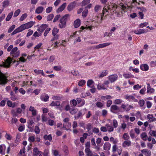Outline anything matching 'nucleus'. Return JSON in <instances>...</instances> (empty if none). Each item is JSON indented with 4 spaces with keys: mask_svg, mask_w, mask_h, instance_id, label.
Instances as JSON below:
<instances>
[{
    "mask_svg": "<svg viewBox=\"0 0 156 156\" xmlns=\"http://www.w3.org/2000/svg\"><path fill=\"white\" fill-rule=\"evenodd\" d=\"M69 16V14H66L62 17L60 20V23L58 26L59 27L61 28H65L66 26V22L68 17Z\"/></svg>",
    "mask_w": 156,
    "mask_h": 156,
    "instance_id": "nucleus-1",
    "label": "nucleus"
},
{
    "mask_svg": "<svg viewBox=\"0 0 156 156\" xmlns=\"http://www.w3.org/2000/svg\"><path fill=\"white\" fill-rule=\"evenodd\" d=\"M12 59L10 57H8L5 61L2 64L0 65L1 67L8 68L10 66V64L11 63ZM0 72L2 73L0 70Z\"/></svg>",
    "mask_w": 156,
    "mask_h": 156,
    "instance_id": "nucleus-2",
    "label": "nucleus"
},
{
    "mask_svg": "<svg viewBox=\"0 0 156 156\" xmlns=\"http://www.w3.org/2000/svg\"><path fill=\"white\" fill-rule=\"evenodd\" d=\"M8 82L7 77L2 73L0 72V85H3Z\"/></svg>",
    "mask_w": 156,
    "mask_h": 156,
    "instance_id": "nucleus-3",
    "label": "nucleus"
},
{
    "mask_svg": "<svg viewBox=\"0 0 156 156\" xmlns=\"http://www.w3.org/2000/svg\"><path fill=\"white\" fill-rule=\"evenodd\" d=\"M112 44L111 42L105 43L103 44H101L98 45L94 46L90 48V49L93 48V49H98L100 48L105 47L106 46Z\"/></svg>",
    "mask_w": 156,
    "mask_h": 156,
    "instance_id": "nucleus-4",
    "label": "nucleus"
},
{
    "mask_svg": "<svg viewBox=\"0 0 156 156\" xmlns=\"http://www.w3.org/2000/svg\"><path fill=\"white\" fill-rule=\"evenodd\" d=\"M17 47L13 48L10 52V54L13 58H17L19 56L20 53L19 51H18Z\"/></svg>",
    "mask_w": 156,
    "mask_h": 156,
    "instance_id": "nucleus-5",
    "label": "nucleus"
},
{
    "mask_svg": "<svg viewBox=\"0 0 156 156\" xmlns=\"http://www.w3.org/2000/svg\"><path fill=\"white\" fill-rule=\"evenodd\" d=\"M64 103V102H63L60 105L61 102L59 101H52L51 103L50 104V106L51 107L53 106H59L58 109L60 110H62L63 107V104Z\"/></svg>",
    "mask_w": 156,
    "mask_h": 156,
    "instance_id": "nucleus-6",
    "label": "nucleus"
},
{
    "mask_svg": "<svg viewBox=\"0 0 156 156\" xmlns=\"http://www.w3.org/2000/svg\"><path fill=\"white\" fill-rule=\"evenodd\" d=\"M108 0H100L101 3L105 5L102 10V14L101 15V20H103V18L104 14L106 12H107V9L106 7L107 5H106V4L108 1Z\"/></svg>",
    "mask_w": 156,
    "mask_h": 156,
    "instance_id": "nucleus-7",
    "label": "nucleus"
},
{
    "mask_svg": "<svg viewBox=\"0 0 156 156\" xmlns=\"http://www.w3.org/2000/svg\"><path fill=\"white\" fill-rule=\"evenodd\" d=\"M22 112V109L20 108H18L16 111L12 109L11 111V113L14 116L17 117H19L20 116L19 114L21 113Z\"/></svg>",
    "mask_w": 156,
    "mask_h": 156,
    "instance_id": "nucleus-8",
    "label": "nucleus"
},
{
    "mask_svg": "<svg viewBox=\"0 0 156 156\" xmlns=\"http://www.w3.org/2000/svg\"><path fill=\"white\" fill-rule=\"evenodd\" d=\"M59 30L57 28L54 27L52 30V34L53 35V38L51 40V41H53L55 40H57L58 39L59 35H57L58 33Z\"/></svg>",
    "mask_w": 156,
    "mask_h": 156,
    "instance_id": "nucleus-9",
    "label": "nucleus"
},
{
    "mask_svg": "<svg viewBox=\"0 0 156 156\" xmlns=\"http://www.w3.org/2000/svg\"><path fill=\"white\" fill-rule=\"evenodd\" d=\"M107 78L111 83H112L117 80L118 76L117 74H112L108 76Z\"/></svg>",
    "mask_w": 156,
    "mask_h": 156,
    "instance_id": "nucleus-10",
    "label": "nucleus"
},
{
    "mask_svg": "<svg viewBox=\"0 0 156 156\" xmlns=\"http://www.w3.org/2000/svg\"><path fill=\"white\" fill-rule=\"evenodd\" d=\"M125 99L129 101L137 102L138 100L135 98L132 95H126L125 96Z\"/></svg>",
    "mask_w": 156,
    "mask_h": 156,
    "instance_id": "nucleus-11",
    "label": "nucleus"
},
{
    "mask_svg": "<svg viewBox=\"0 0 156 156\" xmlns=\"http://www.w3.org/2000/svg\"><path fill=\"white\" fill-rule=\"evenodd\" d=\"M148 31L147 29L144 30L143 29H137L133 31L134 33L136 34H140L145 33Z\"/></svg>",
    "mask_w": 156,
    "mask_h": 156,
    "instance_id": "nucleus-12",
    "label": "nucleus"
},
{
    "mask_svg": "<svg viewBox=\"0 0 156 156\" xmlns=\"http://www.w3.org/2000/svg\"><path fill=\"white\" fill-rule=\"evenodd\" d=\"M92 6V4H90L88 5H87V6L85 7V9L84 11H83V12H82V16L84 18L87 16V14H88V10L87 9H90Z\"/></svg>",
    "mask_w": 156,
    "mask_h": 156,
    "instance_id": "nucleus-13",
    "label": "nucleus"
},
{
    "mask_svg": "<svg viewBox=\"0 0 156 156\" xmlns=\"http://www.w3.org/2000/svg\"><path fill=\"white\" fill-rule=\"evenodd\" d=\"M40 99L42 101L47 102L48 101L49 96L46 93H43L41 95Z\"/></svg>",
    "mask_w": 156,
    "mask_h": 156,
    "instance_id": "nucleus-14",
    "label": "nucleus"
},
{
    "mask_svg": "<svg viewBox=\"0 0 156 156\" xmlns=\"http://www.w3.org/2000/svg\"><path fill=\"white\" fill-rule=\"evenodd\" d=\"M33 155L34 156H42L43 153L39 151L37 147H35L33 149Z\"/></svg>",
    "mask_w": 156,
    "mask_h": 156,
    "instance_id": "nucleus-15",
    "label": "nucleus"
},
{
    "mask_svg": "<svg viewBox=\"0 0 156 156\" xmlns=\"http://www.w3.org/2000/svg\"><path fill=\"white\" fill-rule=\"evenodd\" d=\"M76 4V3L75 1L71 3L67 6V10L69 11L72 10L75 7Z\"/></svg>",
    "mask_w": 156,
    "mask_h": 156,
    "instance_id": "nucleus-16",
    "label": "nucleus"
},
{
    "mask_svg": "<svg viewBox=\"0 0 156 156\" xmlns=\"http://www.w3.org/2000/svg\"><path fill=\"white\" fill-rule=\"evenodd\" d=\"M48 25L47 24H42L38 28L37 30L39 32L42 33L48 27Z\"/></svg>",
    "mask_w": 156,
    "mask_h": 156,
    "instance_id": "nucleus-17",
    "label": "nucleus"
},
{
    "mask_svg": "<svg viewBox=\"0 0 156 156\" xmlns=\"http://www.w3.org/2000/svg\"><path fill=\"white\" fill-rule=\"evenodd\" d=\"M147 93L150 94H154L155 91V90L153 88L151 87L149 83H147Z\"/></svg>",
    "mask_w": 156,
    "mask_h": 156,
    "instance_id": "nucleus-18",
    "label": "nucleus"
},
{
    "mask_svg": "<svg viewBox=\"0 0 156 156\" xmlns=\"http://www.w3.org/2000/svg\"><path fill=\"white\" fill-rule=\"evenodd\" d=\"M140 69L143 71H147L149 69L148 66L146 64H142L140 66Z\"/></svg>",
    "mask_w": 156,
    "mask_h": 156,
    "instance_id": "nucleus-19",
    "label": "nucleus"
},
{
    "mask_svg": "<svg viewBox=\"0 0 156 156\" xmlns=\"http://www.w3.org/2000/svg\"><path fill=\"white\" fill-rule=\"evenodd\" d=\"M117 7V5H116L114 3H112L111 5H109L108 6H107V12H108V10H110L111 11L112 10L111 8H112V10H115L116 9Z\"/></svg>",
    "mask_w": 156,
    "mask_h": 156,
    "instance_id": "nucleus-20",
    "label": "nucleus"
},
{
    "mask_svg": "<svg viewBox=\"0 0 156 156\" xmlns=\"http://www.w3.org/2000/svg\"><path fill=\"white\" fill-rule=\"evenodd\" d=\"M141 152L145 156H150L151 155V151L147 149H144L141 151Z\"/></svg>",
    "mask_w": 156,
    "mask_h": 156,
    "instance_id": "nucleus-21",
    "label": "nucleus"
},
{
    "mask_svg": "<svg viewBox=\"0 0 156 156\" xmlns=\"http://www.w3.org/2000/svg\"><path fill=\"white\" fill-rule=\"evenodd\" d=\"M121 107L124 110L126 111H128L130 110V108L132 106L131 105H129L128 104L125 105L124 104H122Z\"/></svg>",
    "mask_w": 156,
    "mask_h": 156,
    "instance_id": "nucleus-22",
    "label": "nucleus"
},
{
    "mask_svg": "<svg viewBox=\"0 0 156 156\" xmlns=\"http://www.w3.org/2000/svg\"><path fill=\"white\" fill-rule=\"evenodd\" d=\"M101 130L103 132H111L113 131V127H101Z\"/></svg>",
    "mask_w": 156,
    "mask_h": 156,
    "instance_id": "nucleus-23",
    "label": "nucleus"
},
{
    "mask_svg": "<svg viewBox=\"0 0 156 156\" xmlns=\"http://www.w3.org/2000/svg\"><path fill=\"white\" fill-rule=\"evenodd\" d=\"M10 99L13 101H14L16 100L18 98V97L12 91H11L10 92Z\"/></svg>",
    "mask_w": 156,
    "mask_h": 156,
    "instance_id": "nucleus-24",
    "label": "nucleus"
},
{
    "mask_svg": "<svg viewBox=\"0 0 156 156\" xmlns=\"http://www.w3.org/2000/svg\"><path fill=\"white\" fill-rule=\"evenodd\" d=\"M111 144L108 142H105L104 144L103 148L105 151H108L110 150Z\"/></svg>",
    "mask_w": 156,
    "mask_h": 156,
    "instance_id": "nucleus-25",
    "label": "nucleus"
},
{
    "mask_svg": "<svg viewBox=\"0 0 156 156\" xmlns=\"http://www.w3.org/2000/svg\"><path fill=\"white\" fill-rule=\"evenodd\" d=\"M66 3H64L62 4L58 9L56 10V12L59 13V12L63 11L65 9L66 6Z\"/></svg>",
    "mask_w": 156,
    "mask_h": 156,
    "instance_id": "nucleus-26",
    "label": "nucleus"
},
{
    "mask_svg": "<svg viewBox=\"0 0 156 156\" xmlns=\"http://www.w3.org/2000/svg\"><path fill=\"white\" fill-rule=\"evenodd\" d=\"M6 149L5 146L4 144H1L0 145V153L4 155L5 153Z\"/></svg>",
    "mask_w": 156,
    "mask_h": 156,
    "instance_id": "nucleus-27",
    "label": "nucleus"
},
{
    "mask_svg": "<svg viewBox=\"0 0 156 156\" xmlns=\"http://www.w3.org/2000/svg\"><path fill=\"white\" fill-rule=\"evenodd\" d=\"M138 103L140 106L143 109H144L146 107L144 105L145 102L144 100L143 99L140 100L138 102Z\"/></svg>",
    "mask_w": 156,
    "mask_h": 156,
    "instance_id": "nucleus-28",
    "label": "nucleus"
},
{
    "mask_svg": "<svg viewBox=\"0 0 156 156\" xmlns=\"http://www.w3.org/2000/svg\"><path fill=\"white\" fill-rule=\"evenodd\" d=\"M80 20L79 19H77L74 22V27L77 28L80 25Z\"/></svg>",
    "mask_w": 156,
    "mask_h": 156,
    "instance_id": "nucleus-29",
    "label": "nucleus"
},
{
    "mask_svg": "<svg viewBox=\"0 0 156 156\" xmlns=\"http://www.w3.org/2000/svg\"><path fill=\"white\" fill-rule=\"evenodd\" d=\"M119 110V107L115 105H113L111 106L110 108L111 111L113 113H115V111Z\"/></svg>",
    "mask_w": 156,
    "mask_h": 156,
    "instance_id": "nucleus-30",
    "label": "nucleus"
},
{
    "mask_svg": "<svg viewBox=\"0 0 156 156\" xmlns=\"http://www.w3.org/2000/svg\"><path fill=\"white\" fill-rule=\"evenodd\" d=\"M131 142L130 140H126L122 144V146L123 147H129L131 146Z\"/></svg>",
    "mask_w": 156,
    "mask_h": 156,
    "instance_id": "nucleus-31",
    "label": "nucleus"
},
{
    "mask_svg": "<svg viewBox=\"0 0 156 156\" xmlns=\"http://www.w3.org/2000/svg\"><path fill=\"white\" fill-rule=\"evenodd\" d=\"M44 8L42 6H39L37 7L35 10V12L37 14L41 13L43 11Z\"/></svg>",
    "mask_w": 156,
    "mask_h": 156,
    "instance_id": "nucleus-32",
    "label": "nucleus"
},
{
    "mask_svg": "<svg viewBox=\"0 0 156 156\" xmlns=\"http://www.w3.org/2000/svg\"><path fill=\"white\" fill-rule=\"evenodd\" d=\"M63 121L65 122V123L63 124V127H66V124H68V126H67V127H69L71 126V124L69 122V118H65L64 119Z\"/></svg>",
    "mask_w": 156,
    "mask_h": 156,
    "instance_id": "nucleus-33",
    "label": "nucleus"
},
{
    "mask_svg": "<svg viewBox=\"0 0 156 156\" xmlns=\"http://www.w3.org/2000/svg\"><path fill=\"white\" fill-rule=\"evenodd\" d=\"M90 0H84L81 3V5L82 7L84 6L90 4Z\"/></svg>",
    "mask_w": 156,
    "mask_h": 156,
    "instance_id": "nucleus-34",
    "label": "nucleus"
},
{
    "mask_svg": "<svg viewBox=\"0 0 156 156\" xmlns=\"http://www.w3.org/2000/svg\"><path fill=\"white\" fill-rule=\"evenodd\" d=\"M34 72L37 74H41L43 76H45L43 71L42 70H37V69H35L34 70Z\"/></svg>",
    "mask_w": 156,
    "mask_h": 156,
    "instance_id": "nucleus-35",
    "label": "nucleus"
},
{
    "mask_svg": "<svg viewBox=\"0 0 156 156\" xmlns=\"http://www.w3.org/2000/svg\"><path fill=\"white\" fill-rule=\"evenodd\" d=\"M123 76L126 79H128L134 77V76L131 73H124L123 74Z\"/></svg>",
    "mask_w": 156,
    "mask_h": 156,
    "instance_id": "nucleus-36",
    "label": "nucleus"
},
{
    "mask_svg": "<svg viewBox=\"0 0 156 156\" xmlns=\"http://www.w3.org/2000/svg\"><path fill=\"white\" fill-rule=\"evenodd\" d=\"M97 88L99 90L106 89V88L104 86V84L99 83L97 85Z\"/></svg>",
    "mask_w": 156,
    "mask_h": 156,
    "instance_id": "nucleus-37",
    "label": "nucleus"
},
{
    "mask_svg": "<svg viewBox=\"0 0 156 156\" xmlns=\"http://www.w3.org/2000/svg\"><path fill=\"white\" fill-rule=\"evenodd\" d=\"M85 152L87 154V156H91V154H92L90 151V148L86 147L85 150Z\"/></svg>",
    "mask_w": 156,
    "mask_h": 156,
    "instance_id": "nucleus-38",
    "label": "nucleus"
},
{
    "mask_svg": "<svg viewBox=\"0 0 156 156\" xmlns=\"http://www.w3.org/2000/svg\"><path fill=\"white\" fill-rule=\"evenodd\" d=\"M9 3V0H5L4 1L2 2V6L3 8H5L6 6H8Z\"/></svg>",
    "mask_w": 156,
    "mask_h": 156,
    "instance_id": "nucleus-39",
    "label": "nucleus"
},
{
    "mask_svg": "<svg viewBox=\"0 0 156 156\" xmlns=\"http://www.w3.org/2000/svg\"><path fill=\"white\" fill-rule=\"evenodd\" d=\"M108 74V71L105 70L103 71L101 73L100 75L99 76V77H103L105 76H106Z\"/></svg>",
    "mask_w": 156,
    "mask_h": 156,
    "instance_id": "nucleus-40",
    "label": "nucleus"
},
{
    "mask_svg": "<svg viewBox=\"0 0 156 156\" xmlns=\"http://www.w3.org/2000/svg\"><path fill=\"white\" fill-rule=\"evenodd\" d=\"M44 138L45 140H48L49 141H51L52 139L51 134H49L48 135H45L44 136Z\"/></svg>",
    "mask_w": 156,
    "mask_h": 156,
    "instance_id": "nucleus-41",
    "label": "nucleus"
},
{
    "mask_svg": "<svg viewBox=\"0 0 156 156\" xmlns=\"http://www.w3.org/2000/svg\"><path fill=\"white\" fill-rule=\"evenodd\" d=\"M141 138L144 140H147V136L145 133H142L141 135Z\"/></svg>",
    "mask_w": 156,
    "mask_h": 156,
    "instance_id": "nucleus-42",
    "label": "nucleus"
},
{
    "mask_svg": "<svg viewBox=\"0 0 156 156\" xmlns=\"http://www.w3.org/2000/svg\"><path fill=\"white\" fill-rule=\"evenodd\" d=\"M13 14V12H12L9 13L5 19L6 21H9L12 17Z\"/></svg>",
    "mask_w": 156,
    "mask_h": 156,
    "instance_id": "nucleus-43",
    "label": "nucleus"
},
{
    "mask_svg": "<svg viewBox=\"0 0 156 156\" xmlns=\"http://www.w3.org/2000/svg\"><path fill=\"white\" fill-rule=\"evenodd\" d=\"M83 115H82V112L81 111H79L77 114L75 116V118L76 119H78L79 118L82 117Z\"/></svg>",
    "mask_w": 156,
    "mask_h": 156,
    "instance_id": "nucleus-44",
    "label": "nucleus"
},
{
    "mask_svg": "<svg viewBox=\"0 0 156 156\" xmlns=\"http://www.w3.org/2000/svg\"><path fill=\"white\" fill-rule=\"evenodd\" d=\"M49 149H45L44 150L43 156H49Z\"/></svg>",
    "mask_w": 156,
    "mask_h": 156,
    "instance_id": "nucleus-45",
    "label": "nucleus"
},
{
    "mask_svg": "<svg viewBox=\"0 0 156 156\" xmlns=\"http://www.w3.org/2000/svg\"><path fill=\"white\" fill-rule=\"evenodd\" d=\"M53 69L56 71H59L61 70L62 69V67L60 66H55L53 67Z\"/></svg>",
    "mask_w": 156,
    "mask_h": 156,
    "instance_id": "nucleus-46",
    "label": "nucleus"
},
{
    "mask_svg": "<svg viewBox=\"0 0 156 156\" xmlns=\"http://www.w3.org/2000/svg\"><path fill=\"white\" fill-rule=\"evenodd\" d=\"M86 83V81L84 80H81L78 83V85L79 86H82L84 85Z\"/></svg>",
    "mask_w": 156,
    "mask_h": 156,
    "instance_id": "nucleus-47",
    "label": "nucleus"
},
{
    "mask_svg": "<svg viewBox=\"0 0 156 156\" xmlns=\"http://www.w3.org/2000/svg\"><path fill=\"white\" fill-rule=\"evenodd\" d=\"M20 9H18L16 10L15 11V12L14 14V16H13L14 17H16L18 16L19 14H20Z\"/></svg>",
    "mask_w": 156,
    "mask_h": 156,
    "instance_id": "nucleus-48",
    "label": "nucleus"
},
{
    "mask_svg": "<svg viewBox=\"0 0 156 156\" xmlns=\"http://www.w3.org/2000/svg\"><path fill=\"white\" fill-rule=\"evenodd\" d=\"M27 16V13H24L23 14L20 19V21H23L26 18Z\"/></svg>",
    "mask_w": 156,
    "mask_h": 156,
    "instance_id": "nucleus-49",
    "label": "nucleus"
},
{
    "mask_svg": "<svg viewBox=\"0 0 156 156\" xmlns=\"http://www.w3.org/2000/svg\"><path fill=\"white\" fill-rule=\"evenodd\" d=\"M54 15L53 14H51L49 15L47 17V20L48 21H51L53 18Z\"/></svg>",
    "mask_w": 156,
    "mask_h": 156,
    "instance_id": "nucleus-50",
    "label": "nucleus"
},
{
    "mask_svg": "<svg viewBox=\"0 0 156 156\" xmlns=\"http://www.w3.org/2000/svg\"><path fill=\"white\" fill-rule=\"evenodd\" d=\"M70 103L71 105H73L74 107H75L77 105V102L76 100L73 99L70 101Z\"/></svg>",
    "mask_w": 156,
    "mask_h": 156,
    "instance_id": "nucleus-51",
    "label": "nucleus"
},
{
    "mask_svg": "<svg viewBox=\"0 0 156 156\" xmlns=\"http://www.w3.org/2000/svg\"><path fill=\"white\" fill-rule=\"evenodd\" d=\"M149 134L151 136L156 137V131L150 130L149 131Z\"/></svg>",
    "mask_w": 156,
    "mask_h": 156,
    "instance_id": "nucleus-52",
    "label": "nucleus"
},
{
    "mask_svg": "<svg viewBox=\"0 0 156 156\" xmlns=\"http://www.w3.org/2000/svg\"><path fill=\"white\" fill-rule=\"evenodd\" d=\"M15 27L16 26L15 25H13L11 26L8 30V33H11L12 31H13V30L15 29Z\"/></svg>",
    "mask_w": 156,
    "mask_h": 156,
    "instance_id": "nucleus-53",
    "label": "nucleus"
},
{
    "mask_svg": "<svg viewBox=\"0 0 156 156\" xmlns=\"http://www.w3.org/2000/svg\"><path fill=\"white\" fill-rule=\"evenodd\" d=\"M142 87L141 85H139V84L134 85L133 87V89L135 90H137Z\"/></svg>",
    "mask_w": 156,
    "mask_h": 156,
    "instance_id": "nucleus-54",
    "label": "nucleus"
},
{
    "mask_svg": "<svg viewBox=\"0 0 156 156\" xmlns=\"http://www.w3.org/2000/svg\"><path fill=\"white\" fill-rule=\"evenodd\" d=\"M122 101V100L120 99H117L115 100L114 101V103L115 104H119L121 103Z\"/></svg>",
    "mask_w": 156,
    "mask_h": 156,
    "instance_id": "nucleus-55",
    "label": "nucleus"
},
{
    "mask_svg": "<svg viewBox=\"0 0 156 156\" xmlns=\"http://www.w3.org/2000/svg\"><path fill=\"white\" fill-rule=\"evenodd\" d=\"M52 98L54 100H59L61 99V98L59 96L54 95L52 96Z\"/></svg>",
    "mask_w": 156,
    "mask_h": 156,
    "instance_id": "nucleus-56",
    "label": "nucleus"
},
{
    "mask_svg": "<svg viewBox=\"0 0 156 156\" xmlns=\"http://www.w3.org/2000/svg\"><path fill=\"white\" fill-rule=\"evenodd\" d=\"M148 23L147 22H145L143 23H141L139 24V27L140 28H143L144 27H146Z\"/></svg>",
    "mask_w": 156,
    "mask_h": 156,
    "instance_id": "nucleus-57",
    "label": "nucleus"
},
{
    "mask_svg": "<svg viewBox=\"0 0 156 156\" xmlns=\"http://www.w3.org/2000/svg\"><path fill=\"white\" fill-rule=\"evenodd\" d=\"M51 28H47L44 34V37H46L47 36V34L48 33L49 31L50 30Z\"/></svg>",
    "mask_w": 156,
    "mask_h": 156,
    "instance_id": "nucleus-58",
    "label": "nucleus"
},
{
    "mask_svg": "<svg viewBox=\"0 0 156 156\" xmlns=\"http://www.w3.org/2000/svg\"><path fill=\"white\" fill-rule=\"evenodd\" d=\"M147 107V108H150L152 105V103L149 101H147L146 102Z\"/></svg>",
    "mask_w": 156,
    "mask_h": 156,
    "instance_id": "nucleus-59",
    "label": "nucleus"
},
{
    "mask_svg": "<svg viewBox=\"0 0 156 156\" xmlns=\"http://www.w3.org/2000/svg\"><path fill=\"white\" fill-rule=\"evenodd\" d=\"M61 17V15H57L54 18L53 20V22L54 23L55 22H56L58 19Z\"/></svg>",
    "mask_w": 156,
    "mask_h": 156,
    "instance_id": "nucleus-60",
    "label": "nucleus"
},
{
    "mask_svg": "<svg viewBox=\"0 0 156 156\" xmlns=\"http://www.w3.org/2000/svg\"><path fill=\"white\" fill-rule=\"evenodd\" d=\"M96 105L98 107L101 108L103 107V105L101 102H98L96 103Z\"/></svg>",
    "mask_w": 156,
    "mask_h": 156,
    "instance_id": "nucleus-61",
    "label": "nucleus"
},
{
    "mask_svg": "<svg viewBox=\"0 0 156 156\" xmlns=\"http://www.w3.org/2000/svg\"><path fill=\"white\" fill-rule=\"evenodd\" d=\"M94 81L91 80H88L87 83V85L88 87H90L93 83Z\"/></svg>",
    "mask_w": 156,
    "mask_h": 156,
    "instance_id": "nucleus-62",
    "label": "nucleus"
},
{
    "mask_svg": "<svg viewBox=\"0 0 156 156\" xmlns=\"http://www.w3.org/2000/svg\"><path fill=\"white\" fill-rule=\"evenodd\" d=\"M5 138L8 140H11L12 138V136L9 134L6 133L5 135Z\"/></svg>",
    "mask_w": 156,
    "mask_h": 156,
    "instance_id": "nucleus-63",
    "label": "nucleus"
},
{
    "mask_svg": "<svg viewBox=\"0 0 156 156\" xmlns=\"http://www.w3.org/2000/svg\"><path fill=\"white\" fill-rule=\"evenodd\" d=\"M77 110L75 108H73L72 109H71L70 110V112L72 114H74L76 112Z\"/></svg>",
    "mask_w": 156,
    "mask_h": 156,
    "instance_id": "nucleus-64",
    "label": "nucleus"
}]
</instances>
